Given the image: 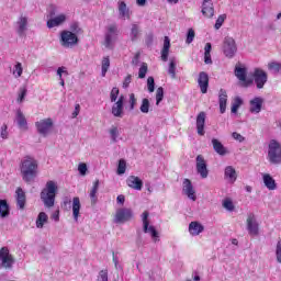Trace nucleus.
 Returning a JSON list of instances; mask_svg holds the SVG:
<instances>
[{"label": "nucleus", "instance_id": "nucleus-12", "mask_svg": "<svg viewBox=\"0 0 281 281\" xmlns=\"http://www.w3.org/2000/svg\"><path fill=\"white\" fill-rule=\"evenodd\" d=\"M251 76L257 89H265V85H267V81L269 80L267 71L262 70V68H255Z\"/></svg>", "mask_w": 281, "mask_h": 281}, {"label": "nucleus", "instance_id": "nucleus-49", "mask_svg": "<svg viewBox=\"0 0 281 281\" xmlns=\"http://www.w3.org/2000/svg\"><path fill=\"white\" fill-rule=\"evenodd\" d=\"M162 100H164V88L159 87L156 90V106H159Z\"/></svg>", "mask_w": 281, "mask_h": 281}, {"label": "nucleus", "instance_id": "nucleus-31", "mask_svg": "<svg viewBox=\"0 0 281 281\" xmlns=\"http://www.w3.org/2000/svg\"><path fill=\"white\" fill-rule=\"evenodd\" d=\"M212 146H213V150H215V153H217V155H221L222 157H225V155L229 153L227 148L223 146V143H221V140L216 138L212 139Z\"/></svg>", "mask_w": 281, "mask_h": 281}, {"label": "nucleus", "instance_id": "nucleus-58", "mask_svg": "<svg viewBox=\"0 0 281 281\" xmlns=\"http://www.w3.org/2000/svg\"><path fill=\"white\" fill-rule=\"evenodd\" d=\"M57 76L59 77V80H61L63 76H69V72L65 66H61L57 69Z\"/></svg>", "mask_w": 281, "mask_h": 281}, {"label": "nucleus", "instance_id": "nucleus-28", "mask_svg": "<svg viewBox=\"0 0 281 281\" xmlns=\"http://www.w3.org/2000/svg\"><path fill=\"white\" fill-rule=\"evenodd\" d=\"M202 14L206 16V19H212V16H214V3H212V0L203 1Z\"/></svg>", "mask_w": 281, "mask_h": 281}, {"label": "nucleus", "instance_id": "nucleus-60", "mask_svg": "<svg viewBox=\"0 0 281 281\" xmlns=\"http://www.w3.org/2000/svg\"><path fill=\"white\" fill-rule=\"evenodd\" d=\"M204 63H205V65H212V54L211 53H204Z\"/></svg>", "mask_w": 281, "mask_h": 281}, {"label": "nucleus", "instance_id": "nucleus-32", "mask_svg": "<svg viewBox=\"0 0 281 281\" xmlns=\"http://www.w3.org/2000/svg\"><path fill=\"white\" fill-rule=\"evenodd\" d=\"M220 113H225L227 110V91L221 89L218 94Z\"/></svg>", "mask_w": 281, "mask_h": 281}, {"label": "nucleus", "instance_id": "nucleus-26", "mask_svg": "<svg viewBox=\"0 0 281 281\" xmlns=\"http://www.w3.org/2000/svg\"><path fill=\"white\" fill-rule=\"evenodd\" d=\"M205 112H200L196 116V131L198 135L202 136L205 135Z\"/></svg>", "mask_w": 281, "mask_h": 281}, {"label": "nucleus", "instance_id": "nucleus-24", "mask_svg": "<svg viewBox=\"0 0 281 281\" xmlns=\"http://www.w3.org/2000/svg\"><path fill=\"white\" fill-rule=\"evenodd\" d=\"M224 179L227 183H236L238 179V173H236V169L233 166H227L224 169Z\"/></svg>", "mask_w": 281, "mask_h": 281}, {"label": "nucleus", "instance_id": "nucleus-27", "mask_svg": "<svg viewBox=\"0 0 281 281\" xmlns=\"http://www.w3.org/2000/svg\"><path fill=\"white\" fill-rule=\"evenodd\" d=\"M80 210H82V204L80 203V198H72V218L75 223H78L80 218Z\"/></svg>", "mask_w": 281, "mask_h": 281}, {"label": "nucleus", "instance_id": "nucleus-5", "mask_svg": "<svg viewBox=\"0 0 281 281\" xmlns=\"http://www.w3.org/2000/svg\"><path fill=\"white\" fill-rule=\"evenodd\" d=\"M35 128L41 137H49L54 133V119L46 117L35 122Z\"/></svg>", "mask_w": 281, "mask_h": 281}, {"label": "nucleus", "instance_id": "nucleus-30", "mask_svg": "<svg viewBox=\"0 0 281 281\" xmlns=\"http://www.w3.org/2000/svg\"><path fill=\"white\" fill-rule=\"evenodd\" d=\"M198 83L201 89V92L207 93V87L210 85V77L205 72H200Z\"/></svg>", "mask_w": 281, "mask_h": 281}, {"label": "nucleus", "instance_id": "nucleus-6", "mask_svg": "<svg viewBox=\"0 0 281 281\" xmlns=\"http://www.w3.org/2000/svg\"><path fill=\"white\" fill-rule=\"evenodd\" d=\"M268 161L270 164H281V143L271 139L268 144Z\"/></svg>", "mask_w": 281, "mask_h": 281}, {"label": "nucleus", "instance_id": "nucleus-29", "mask_svg": "<svg viewBox=\"0 0 281 281\" xmlns=\"http://www.w3.org/2000/svg\"><path fill=\"white\" fill-rule=\"evenodd\" d=\"M265 103V99L261 97H256L250 100V113H260L262 111V104Z\"/></svg>", "mask_w": 281, "mask_h": 281}, {"label": "nucleus", "instance_id": "nucleus-22", "mask_svg": "<svg viewBox=\"0 0 281 281\" xmlns=\"http://www.w3.org/2000/svg\"><path fill=\"white\" fill-rule=\"evenodd\" d=\"M108 133L112 144H117V142H122V128L117 125H112L109 128Z\"/></svg>", "mask_w": 281, "mask_h": 281}, {"label": "nucleus", "instance_id": "nucleus-8", "mask_svg": "<svg viewBox=\"0 0 281 281\" xmlns=\"http://www.w3.org/2000/svg\"><path fill=\"white\" fill-rule=\"evenodd\" d=\"M59 43L65 49H71L78 45V35L71 31H61Z\"/></svg>", "mask_w": 281, "mask_h": 281}, {"label": "nucleus", "instance_id": "nucleus-25", "mask_svg": "<svg viewBox=\"0 0 281 281\" xmlns=\"http://www.w3.org/2000/svg\"><path fill=\"white\" fill-rule=\"evenodd\" d=\"M262 182L267 190L273 191L278 190V182H276V179L271 177V173H262Z\"/></svg>", "mask_w": 281, "mask_h": 281}, {"label": "nucleus", "instance_id": "nucleus-4", "mask_svg": "<svg viewBox=\"0 0 281 281\" xmlns=\"http://www.w3.org/2000/svg\"><path fill=\"white\" fill-rule=\"evenodd\" d=\"M67 21H69V13L54 10L50 12V19H48L46 25L48 30H52L54 27H60V25H65Z\"/></svg>", "mask_w": 281, "mask_h": 281}, {"label": "nucleus", "instance_id": "nucleus-16", "mask_svg": "<svg viewBox=\"0 0 281 281\" xmlns=\"http://www.w3.org/2000/svg\"><path fill=\"white\" fill-rule=\"evenodd\" d=\"M116 8L119 19H121V21H130L133 12L131 11V8H128V4H126L124 0H119L116 3Z\"/></svg>", "mask_w": 281, "mask_h": 281}, {"label": "nucleus", "instance_id": "nucleus-61", "mask_svg": "<svg viewBox=\"0 0 281 281\" xmlns=\"http://www.w3.org/2000/svg\"><path fill=\"white\" fill-rule=\"evenodd\" d=\"M70 29L72 30V32H75V34H80L82 32L78 23L71 24Z\"/></svg>", "mask_w": 281, "mask_h": 281}, {"label": "nucleus", "instance_id": "nucleus-14", "mask_svg": "<svg viewBox=\"0 0 281 281\" xmlns=\"http://www.w3.org/2000/svg\"><path fill=\"white\" fill-rule=\"evenodd\" d=\"M235 76L239 80L241 87H249L251 82H254L251 79H247V67L240 64L235 67Z\"/></svg>", "mask_w": 281, "mask_h": 281}, {"label": "nucleus", "instance_id": "nucleus-52", "mask_svg": "<svg viewBox=\"0 0 281 281\" xmlns=\"http://www.w3.org/2000/svg\"><path fill=\"white\" fill-rule=\"evenodd\" d=\"M277 262L281 265V239L278 240L276 246Z\"/></svg>", "mask_w": 281, "mask_h": 281}, {"label": "nucleus", "instance_id": "nucleus-13", "mask_svg": "<svg viewBox=\"0 0 281 281\" xmlns=\"http://www.w3.org/2000/svg\"><path fill=\"white\" fill-rule=\"evenodd\" d=\"M14 257L10 254L7 247L0 249V269H12Z\"/></svg>", "mask_w": 281, "mask_h": 281}, {"label": "nucleus", "instance_id": "nucleus-38", "mask_svg": "<svg viewBox=\"0 0 281 281\" xmlns=\"http://www.w3.org/2000/svg\"><path fill=\"white\" fill-rule=\"evenodd\" d=\"M111 67V58L109 56H104L101 60V76L104 78L106 76V71Z\"/></svg>", "mask_w": 281, "mask_h": 281}, {"label": "nucleus", "instance_id": "nucleus-43", "mask_svg": "<svg viewBox=\"0 0 281 281\" xmlns=\"http://www.w3.org/2000/svg\"><path fill=\"white\" fill-rule=\"evenodd\" d=\"M140 113H150V100L143 99L139 108Z\"/></svg>", "mask_w": 281, "mask_h": 281}, {"label": "nucleus", "instance_id": "nucleus-9", "mask_svg": "<svg viewBox=\"0 0 281 281\" xmlns=\"http://www.w3.org/2000/svg\"><path fill=\"white\" fill-rule=\"evenodd\" d=\"M222 52L226 58H234L238 53V46L236 45V40L232 36L224 37Z\"/></svg>", "mask_w": 281, "mask_h": 281}, {"label": "nucleus", "instance_id": "nucleus-18", "mask_svg": "<svg viewBox=\"0 0 281 281\" xmlns=\"http://www.w3.org/2000/svg\"><path fill=\"white\" fill-rule=\"evenodd\" d=\"M29 21H30V18H27L26 14H21L18 18V21L15 23V30H16V33L20 36H23L25 34V32H27V23H29Z\"/></svg>", "mask_w": 281, "mask_h": 281}, {"label": "nucleus", "instance_id": "nucleus-39", "mask_svg": "<svg viewBox=\"0 0 281 281\" xmlns=\"http://www.w3.org/2000/svg\"><path fill=\"white\" fill-rule=\"evenodd\" d=\"M222 207H224V210H226L227 212H234V210H236V205L234 204L232 198H225L222 201Z\"/></svg>", "mask_w": 281, "mask_h": 281}, {"label": "nucleus", "instance_id": "nucleus-7", "mask_svg": "<svg viewBox=\"0 0 281 281\" xmlns=\"http://www.w3.org/2000/svg\"><path fill=\"white\" fill-rule=\"evenodd\" d=\"M119 34L120 31L117 30L116 24H110L106 26L104 35V47H106V49H113V47H115Z\"/></svg>", "mask_w": 281, "mask_h": 281}, {"label": "nucleus", "instance_id": "nucleus-10", "mask_svg": "<svg viewBox=\"0 0 281 281\" xmlns=\"http://www.w3.org/2000/svg\"><path fill=\"white\" fill-rule=\"evenodd\" d=\"M133 210L128 207H121L115 211L114 214V223L117 225H124V223H128L130 221H133Z\"/></svg>", "mask_w": 281, "mask_h": 281}, {"label": "nucleus", "instance_id": "nucleus-46", "mask_svg": "<svg viewBox=\"0 0 281 281\" xmlns=\"http://www.w3.org/2000/svg\"><path fill=\"white\" fill-rule=\"evenodd\" d=\"M240 104H243V99L239 97L235 98L232 104V113H238V109H240Z\"/></svg>", "mask_w": 281, "mask_h": 281}, {"label": "nucleus", "instance_id": "nucleus-51", "mask_svg": "<svg viewBox=\"0 0 281 281\" xmlns=\"http://www.w3.org/2000/svg\"><path fill=\"white\" fill-rule=\"evenodd\" d=\"M117 95H120V89L116 88V87L112 88L111 93H110L111 102H116L117 101Z\"/></svg>", "mask_w": 281, "mask_h": 281}, {"label": "nucleus", "instance_id": "nucleus-11", "mask_svg": "<svg viewBox=\"0 0 281 281\" xmlns=\"http://www.w3.org/2000/svg\"><path fill=\"white\" fill-rule=\"evenodd\" d=\"M246 229L249 236H258L260 234V224L256 218V214L249 213L246 218Z\"/></svg>", "mask_w": 281, "mask_h": 281}, {"label": "nucleus", "instance_id": "nucleus-59", "mask_svg": "<svg viewBox=\"0 0 281 281\" xmlns=\"http://www.w3.org/2000/svg\"><path fill=\"white\" fill-rule=\"evenodd\" d=\"M232 137H233V139H236V142H239V143L245 142V137L243 135L238 134L237 132H234L232 134Z\"/></svg>", "mask_w": 281, "mask_h": 281}, {"label": "nucleus", "instance_id": "nucleus-54", "mask_svg": "<svg viewBox=\"0 0 281 281\" xmlns=\"http://www.w3.org/2000/svg\"><path fill=\"white\" fill-rule=\"evenodd\" d=\"M130 110L133 111L135 106H137V98H135V93L130 94Z\"/></svg>", "mask_w": 281, "mask_h": 281}, {"label": "nucleus", "instance_id": "nucleus-50", "mask_svg": "<svg viewBox=\"0 0 281 281\" xmlns=\"http://www.w3.org/2000/svg\"><path fill=\"white\" fill-rule=\"evenodd\" d=\"M225 19H227V15L222 14L217 18L216 22H215V30H221V27H223V23H225Z\"/></svg>", "mask_w": 281, "mask_h": 281}, {"label": "nucleus", "instance_id": "nucleus-15", "mask_svg": "<svg viewBox=\"0 0 281 281\" xmlns=\"http://www.w3.org/2000/svg\"><path fill=\"white\" fill-rule=\"evenodd\" d=\"M195 170L200 175L201 179H207L210 170H207V161L201 155H198L195 158Z\"/></svg>", "mask_w": 281, "mask_h": 281}, {"label": "nucleus", "instance_id": "nucleus-40", "mask_svg": "<svg viewBox=\"0 0 281 281\" xmlns=\"http://www.w3.org/2000/svg\"><path fill=\"white\" fill-rule=\"evenodd\" d=\"M26 95H27V88L21 87L18 91V98H16L18 104H23V102H25Z\"/></svg>", "mask_w": 281, "mask_h": 281}, {"label": "nucleus", "instance_id": "nucleus-23", "mask_svg": "<svg viewBox=\"0 0 281 281\" xmlns=\"http://www.w3.org/2000/svg\"><path fill=\"white\" fill-rule=\"evenodd\" d=\"M126 186H128V188H131L132 190H142V188H144V181H142V179H139V177L137 176H130L126 179Z\"/></svg>", "mask_w": 281, "mask_h": 281}, {"label": "nucleus", "instance_id": "nucleus-17", "mask_svg": "<svg viewBox=\"0 0 281 281\" xmlns=\"http://www.w3.org/2000/svg\"><path fill=\"white\" fill-rule=\"evenodd\" d=\"M182 194L187 196L190 201H196V190L192 186L190 179H184L182 182Z\"/></svg>", "mask_w": 281, "mask_h": 281}, {"label": "nucleus", "instance_id": "nucleus-37", "mask_svg": "<svg viewBox=\"0 0 281 281\" xmlns=\"http://www.w3.org/2000/svg\"><path fill=\"white\" fill-rule=\"evenodd\" d=\"M100 188V180H95L93 182L92 189L90 190V199L91 203L94 205V203H98V190Z\"/></svg>", "mask_w": 281, "mask_h": 281}, {"label": "nucleus", "instance_id": "nucleus-48", "mask_svg": "<svg viewBox=\"0 0 281 281\" xmlns=\"http://www.w3.org/2000/svg\"><path fill=\"white\" fill-rule=\"evenodd\" d=\"M146 74H148V64L143 63L138 69V78H146Z\"/></svg>", "mask_w": 281, "mask_h": 281}, {"label": "nucleus", "instance_id": "nucleus-36", "mask_svg": "<svg viewBox=\"0 0 281 281\" xmlns=\"http://www.w3.org/2000/svg\"><path fill=\"white\" fill-rule=\"evenodd\" d=\"M8 216H10V205L8 201L0 200V217L8 218Z\"/></svg>", "mask_w": 281, "mask_h": 281}, {"label": "nucleus", "instance_id": "nucleus-35", "mask_svg": "<svg viewBox=\"0 0 281 281\" xmlns=\"http://www.w3.org/2000/svg\"><path fill=\"white\" fill-rule=\"evenodd\" d=\"M16 194V203L20 210H23L25 207V192L23 189L18 188L15 191Z\"/></svg>", "mask_w": 281, "mask_h": 281}, {"label": "nucleus", "instance_id": "nucleus-1", "mask_svg": "<svg viewBox=\"0 0 281 281\" xmlns=\"http://www.w3.org/2000/svg\"><path fill=\"white\" fill-rule=\"evenodd\" d=\"M20 170L23 181L30 183V181H34L36 175H38V161L32 156H25L21 160Z\"/></svg>", "mask_w": 281, "mask_h": 281}, {"label": "nucleus", "instance_id": "nucleus-42", "mask_svg": "<svg viewBox=\"0 0 281 281\" xmlns=\"http://www.w3.org/2000/svg\"><path fill=\"white\" fill-rule=\"evenodd\" d=\"M168 74L171 78H176L177 76V59L171 58L169 63Z\"/></svg>", "mask_w": 281, "mask_h": 281}, {"label": "nucleus", "instance_id": "nucleus-56", "mask_svg": "<svg viewBox=\"0 0 281 281\" xmlns=\"http://www.w3.org/2000/svg\"><path fill=\"white\" fill-rule=\"evenodd\" d=\"M98 281H109V271L108 270H101L99 272Z\"/></svg>", "mask_w": 281, "mask_h": 281}, {"label": "nucleus", "instance_id": "nucleus-34", "mask_svg": "<svg viewBox=\"0 0 281 281\" xmlns=\"http://www.w3.org/2000/svg\"><path fill=\"white\" fill-rule=\"evenodd\" d=\"M169 52H170V37L165 36L164 46L161 49V60H164V63L168 60Z\"/></svg>", "mask_w": 281, "mask_h": 281}, {"label": "nucleus", "instance_id": "nucleus-33", "mask_svg": "<svg viewBox=\"0 0 281 281\" xmlns=\"http://www.w3.org/2000/svg\"><path fill=\"white\" fill-rule=\"evenodd\" d=\"M49 223V216L45 212H40L35 222L37 229H43Z\"/></svg>", "mask_w": 281, "mask_h": 281}, {"label": "nucleus", "instance_id": "nucleus-3", "mask_svg": "<svg viewBox=\"0 0 281 281\" xmlns=\"http://www.w3.org/2000/svg\"><path fill=\"white\" fill-rule=\"evenodd\" d=\"M150 213L148 211L143 212L140 215L142 223H143V232L145 234H148L150 236L153 243H159V233L157 232V228L150 224Z\"/></svg>", "mask_w": 281, "mask_h": 281}, {"label": "nucleus", "instance_id": "nucleus-45", "mask_svg": "<svg viewBox=\"0 0 281 281\" xmlns=\"http://www.w3.org/2000/svg\"><path fill=\"white\" fill-rule=\"evenodd\" d=\"M13 76H14V78H21V76H23V65L21 63H16L14 65Z\"/></svg>", "mask_w": 281, "mask_h": 281}, {"label": "nucleus", "instance_id": "nucleus-2", "mask_svg": "<svg viewBox=\"0 0 281 281\" xmlns=\"http://www.w3.org/2000/svg\"><path fill=\"white\" fill-rule=\"evenodd\" d=\"M56 192H58V183L54 180L47 181L41 192V199L45 207H54V203H56Z\"/></svg>", "mask_w": 281, "mask_h": 281}, {"label": "nucleus", "instance_id": "nucleus-19", "mask_svg": "<svg viewBox=\"0 0 281 281\" xmlns=\"http://www.w3.org/2000/svg\"><path fill=\"white\" fill-rule=\"evenodd\" d=\"M15 123L20 131H27L30 128L27 125V119L21 109L15 111Z\"/></svg>", "mask_w": 281, "mask_h": 281}, {"label": "nucleus", "instance_id": "nucleus-20", "mask_svg": "<svg viewBox=\"0 0 281 281\" xmlns=\"http://www.w3.org/2000/svg\"><path fill=\"white\" fill-rule=\"evenodd\" d=\"M205 232V226L199 222V221H193L189 224V234L190 236H201Z\"/></svg>", "mask_w": 281, "mask_h": 281}, {"label": "nucleus", "instance_id": "nucleus-53", "mask_svg": "<svg viewBox=\"0 0 281 281\" xmlns=\"http://www.w3.org/2000/svg\"><path fill=\"white\" fill-rule=\"evenodd\" d=\"M147 89H148L149 93H153L155 91V78L148 77Z\"/></svg>", "mask_w": 281, "mask_h": 281}, {"label": "nucleus", "instance_id": "nucleus-63", "mask_svg": "<svg viewBox=\"0 0 281 281\" xmlns=\"http://www.w3.org/2000/svg\"><path fill=\"white\" fill-rule=\"evenodd\" d=\"M113 263L115 266V269H122V265H120V259L117 258V255L113 254Z\"/></svg>", "mask_w": 281, "mask_h": 281}, {"label": "nucleus", "instance_id": "nucleus-44", "mask_svg": "<svg viewBox=\"0 0 281 281\" xmlns=\"http://www.w3.org/2000/svg\"><path fill=\"white\" fill-rule=\"evenodd\" d=\"M138 36H139V25L132 24V29H131V33H130V38L132 41H137Z\"/></svg>", "mask_w": 281, "mask_h": 281}, {"label": "nucleus", "instance_id": "nucleus-64", "mask_svg": "<svg viewBox=\"0 0 281 281\" xmlns=\"http://www.w3.org/2000/svg\"><path fill=\"white\" fill-rule=\"evenodd\" d=\"M131 80H132V77L131 75L126 76L124 81H123V88L124 89H128V85H131Z\"/></svg>", "mask_w": 281, "mask_h": 281}, {"label": "nucleus", "instance_id": "nucleus-62", "mask_svg": "<svg viewBox=\"0 0 281 281\" xmlns=\"http://www.w3.org/2000/svg\"><path fill=\"white\" fill-rule=\"evenodd\" d=\"M0 136H1L2 139H8V126H2L1 127Z\"/></svg>", "mask_w": 281, "mask_h": 281}, {"label": "nucleus", "instance_id": "nucleus-21", "mask_svg": "<svg viewBox=\"0 0 281 281\" xmlns=\"http://www.w3.org/2000/svg\"><path fill=\"white\" fill-rule=\"evenodd\" d=\"M112 115H114V117H124V95H121L113 104Z\"/></svg>", "mask_w": 281, "mask_h": 281}, {"label": "nucleus", "instance_id": "nucleus-57", "mask_svg": "<svg viewBox=\"0 0 281 281\" xmlns=\"http://www.w3.org/2000/svg\"><path fill=\"white\" fill-rule=\"evenodd\" d=\"M87 170H88L87 164L80 162L78 165V172L81 175V177H85L87 175Z\"/></svg>", "mask_w": 281, "mask_h": 281}, {"label": "nucleus", "instance_id": "nucleus-41", "mask_svg": "<svg viewBox=\"0 0 281 281\" xmlns=\"http://www.w3.org/2000/svg\"><path fill=\"white\" fill-rule=\"evenodd\" d=\"M268 70L271 71V74H280L281 63L280 61H269Z\"/></svg>", "mask_w": 281, "mask_h": 281}, {"label": "nucleus", "instance_id": "nucleus-55", "mask_svg": "<svg viewBox=\"0 0 281 281\" xmlns=\"http://www.w3.org/2000/svg\"><path fill=\"white\" fill-rule=\"evenodd\" d=\"M194 36H195L194 29H189L186 43L190 45V43L194 41Z\"/></svg>", "mask_w": 281, "mask_h": 281}, {"label": "nucleus", "instance_id": "nucleus-47", "mask_svg": "<svg viewBox=\"0 0 281 281\" xmlns=\"http://www.w3.org/2000/svg\"><path fill=\"white\" fill-rule=\"evenodd\" d=\"M126 172V160L121 159L119 160V165H117V169H116V173L122 176Z\"/></svg>", "mask_w": 281, "mask_h": 281}]
</instances>
